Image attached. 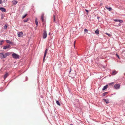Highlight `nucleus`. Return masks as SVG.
<instances>
[{
	"label": "nucleus",
	"mask_w": 125,
	"mask_h": 125,
	"mask_svg": "<svg viewBox=\"0 0 125 125\" xmlns=\"http://www.w3.org/2000/svg\"><path fill=\"white\" fill-rule=\"evenodd\" d=\"M13 58L15 59H17L19 58V56L16 54L13 53L12 54Z\"/></svg>",
	"instance_id": "f257e3e1"
},
{
	"label": "nucleus",
	"mask_w": 125,
	"mask_h": 125,
	"mask_svg": "<svg viewBox=\"0 0 125 125\" xmlns=\"http://www.w3.org/2000/svg\"><path fill=\"white\" fill-rule=\"evenodd\" d=\"M47 36V33L46 31H44L42 35V38L43 39L46 38Z\"/></svg>",
	"instance_id": "f03ea898"
},
{
	"label": "nucleus",
	"mask_w": 125,
	"mask_h": 125,
	"mask_svg": "<svg viewBox=\"0 0 125 125\" xmlns=\"http://www.w3.org/2000/svg\"><path fill=\"white\" fill-rule=\"evenodd\" d=\"M0 58L1 59H3L6 58L5 54L4 53H0Z\"/></svg>",
	"instance_id": "7ed1b4c3"
},
{
	"label": "nucleus",
	"mask_w": 125,
	"mask_h": 125,
	"mask_svg": "<svg viewBox=\"0 0 125 125\" xmlns=\"http://www.w3.org/2000/svg\"><path fill=\"white\" fill-rule=\"evenodd\" d=\"M115 88L116 89H119L120 87V85L119 84H115L114 86Z\"/></svg>",
	"instance_id": "20e7f679"
},
{
	"label": "nucleus",
	"mask_w": 125,
	"mask_h": 125,
	"mask_svg": "<svg viewBox=\"0 0 125 125\" xmlns=\"http://www.w3.org/2000/svg\"><path fill=\"white\" fill-rule=\"evenodd\" d=\"M10 45H6L4 46L3 48V49H10Z\"/></svg>",
	"instance_id": "39448f33"
},
{
	"label": "nucleus",
	"mask_w": 125,
	"mask_h": 125,
	"mask_svg": "<svg viewBox=\"0 0 125 125\" xmlns=\"http://www.w3.org/2000/svg\"><path fill=\"white\" fill-rule=\"evenodd\" d=\"M23 33L22 32H19L18 33V36L19 37H21L22 36Z\"/></svg>",
	"instance_id": "423d86ee"
},
{
	"label": "nucleus",
	"mask_w": 125,
	"mask_h": 125,
	"mask_svg": "<svg viewBox=\"0 0 125 125\" xmlns=\"http://www.w3.org/2000/svg\"><path fill=\"white\" fill-rule=\"evenodd\" d=\"M48 49H46L44 53V54L43 58V60H44L45 57L46 56V55L47 54V53L48 51Z\"/></svg>",
	"instance_id": "0eeeda50"
},
{
	"label": "nucleus",
	"mask_w": 125,
	"mask_h": 125,
	"mask_svg": "<svg viewBox=\"0 0 125 125\" xmlns=\"http://www.w3.org/2000/svg\"><path fill=\"white\" fill-rule=\"evenodd\" d=\"M0 10H1L2 12H5L6 11V9L2 7L0 8Z\"/></svg>",
	"instance_id": "6e6552de"
},
{
	"label": "nucleus",
	"mask_w": 125,
	"mask_h": 125,
	"mask_svg": "<svg viewBox=\"0 0 125 125\" xmlns=\"http://www.w3.org/2000/svg\"><path fill=\"white\" fill-rule=\"evenodd\" d=\"M105 8L108 9L109 11H111L112 10V8L110 7H109L108 6H105Z\"/></svg>",
	"instance_id": "1a4fd4ad"
},
{
	"label": "nucleus",
	"mask_w": 125,
	"mask_h": 125,
	"mask_svg": "<svg viewBox=\"0 0 125 125\" xmlns=\"http://www.w3.org/2000/svg\"><path fill=\"white\" fill-rule=\"evenodd\" d=\"M6 42L8 43H9L10 44L13 45V43L12 42H11L9 40H7L6 41Z\"/></svg>",
	"instance_id": "9d476101"
},
{
	"label": "nucleus",
	"mask_w": 125,
	"mask_h": 125,
	"mask_svg": "<svg viewBox=\"0 0 125 125\" xmlns=\"http://www.w3.org/2000/svg\"><path fill=\"white\" fill-rule=\"evenodd\" d=\"M108 86V85L107 84H106L105 86H104L103 88L102 89V90L104 91L107 88Z\"/></svg>",
	"instance_id": "9b49d317"
},
{
	"label": "nucleus",
	"mask_w": 125,
	"mask_h": 125,
	"mask_svg": "<svg viewBox=\"0 0 125 125\" xmlns=\"http://www.w3.org/2000/svg\"><path fill=\"white\" fill-rule=\"evenodd\" d=\"M103 100L105 101L106 104H108L109 103V99H104Z\"/></svg>",
	"instance_id": "f8f14e48"
},
{
	"label": "nucleus",
	"mask_w": 125,
	"mask_h": 125,
	"mask_svg": "<svg viewBox=\"0 0 125 125\" xmlns=\"http://www.w3.org/2000/svg\"><path fill=\"white\" fill-rule=\"evenodd\" d=\"M11 54L10 53V52H7L5 54V56H6V58L8 56H9Z\"/></svg>",
	"instance_id": "ddd939ff"
},
{
	"label": "nucleus",
	"mask_w": 125,
	"mask_h": 125,
	"mask_svg": "<svg viewBox=\"0 0 125 125\" xmlns=\"http://www.w3.org/2000/svg\"><path fill=\"white\" fill-rule=\"evenodd\" d=\"M9 74L8 73H5L4 76V79H5L8 76Z\"/></svg>",
	"instance_id": "4468645a"
},
{
	"label": "nucleus",
	"mask_w": 125,
	"mask_h": 125,
	"mask_svg": "<svg viewBox=\"0 0 125 125\" xmlns=\"http://www.w3.org/2000/svg\"><path fill=\"white\" fill-rule=\"evenodd\" d=\"M112 73L113 75H115L117 73V72L115 70H113L112 71Z\"/></svg>",
	"instance_id": "2eb2a0df"
},
{
	"label": "nucleus",
	"mask_w": 125,
	"mask_h": 125,
	"mask_svg": "<svg viewBox=\"0 0 125 125\" xmlns=\"http://www.w3.org/2000/svg\"><path fill=\"white\" fill-rule=\"evenodd\" d=\"M12 2L13 4L15 5L18 2L16 0H14Z\"/></svg>",
	"instance_id": "dca6fc26"
},
{
	"label": "nucleus",
	"mask_w": 125,
	"mask_h": 125,
	"mask_svg": "<svg viewBox=\"0 0 125 125\" xmlns=\"http://www.w3.org/2000/svg\"><path fill=\"white\" fill-rule=\"evenodd\" d=\"M108 92H105L103 93L102 94V96H104L108 94Z\"/></svg>",
	"instance_id": "f3484780"
},
{
	"label": "nucleus",
	"mask_w": 125,
	"mask_h": 125,
	"mask_svg": "<svg viewBox=\"0 0 125 125\" xmlns=\"http://www.w3.org/2000/svg\"><path fill=\"white\" fill-rule=\"evenodd\" d=\"M95 33L97 35L98 34H99V30L98 29H97L95 31Z\"/></svg>",
	"instance_id": "a211bd4d"
},
{
	"label": "nucleus",
	"mask_w": 125,
	"mask_h": 125,
	"mask_svg": "<svg viewBox=\"0 0 125 125\" xmlns=\"http://www.w3.org/2000/svg\"><path fill=\"white\" fill-rule=\"evenodd\" d=\"M35 23L36 24L37 26L38 25V21H37V18L35 19Z\"/></svg>",
	"instance_id": "6ab92c4d"
},
{
	"label": "nucleus",
	"mask_w": 125,
	"mask_h": 125,
	"mask_svg": "<svg viewBox=\"0 0 125 125\" xmlns=\"http://www.w3.org/2000/svg\"><path fill=\"white\" fill-rule=\"evenodd\" d=\"M56 104L59 105L60 106L61 104H60V103L59 102V101L58 100H57L56 101Z\"/></svg>",
	"instance_id": "aec40b11"
},
{
	"label": "nucleus",
	"mask_w": 125,
	"mask_h": 125,
	"mask_svg": "<svg viewBox=\"0 0 125 125\" xmlns=\"http://www.w3.org/2000/svg\"><path fill=\"white\" fill-rule=\"evenodd\" d=\"M4 41L3 40H2L0 41V45H2L3 43V42Z\"/></svg>",
	"instance_id": "412c9836"
},
{
	"label": "nucleus",
	"mask_w": 125,
	"mask_h": 125,
	"mask_svg": "<svg viewBox=\"0 0 125 125\" xmlns=\"http://www.w3.org/2000/svg\"><path fill=\"white\" fill-rule=\"evenodd\" d=\"M29 19V18H27L26 19L24 20L23 21L24 22H27L28 21V20Z\"/></svg>",
	"instance_id": "4be33fe9"
},
{
	"label": "nucleus",
	"mask_w": 125,
	"mask_h": 125,
	"mask_svg": "<svg viewBox=\"0 0 125 125\" xmlns=\"http://www.w3.org/2000/svg\"><path fill=\"white\" fill-rule=\"evenodd\" d=\"M43 17V15H42L41 16V19L42 22H43L44 21Z\"/></svg>",
	"instance_id": "5701e85b"
},
{
	"label": "nucleus",
	"mask_w": 125,
	"mask_h": 125,
	"mask_svg": "<svg viewBox=\"0 0 125 125\" xmlns=\"http://www.w3.org/2000/svg\"><path fill=\"white\" fill-rule=\"evenodd\" d=\"M84 31L85 32H87L88 31V30L86 29H84Z\"/></svg>",
	"instance_id": "b1692460"
},
{
	"label": "nucleus",
	"mask_w": 125,
	"mask_h": 125,
	"mask_svg": "<svg viewBox=\"0 0 125 125\" xmlns=\"http://www.w3.org/2000/svg\"><path fill=\"white\" fill-rule=\"evenodd\" d=\"M27 15V14H25V15H24L22 17V19H24V18L26 17V15Z\"/></svg>",
	"instance_id": "393cba45"
},
{
	"label": "nucleus",
	"mask_w": 125,
	"mask_h": 125,
	"mask_svg": "<svg viewBox=\"0 0 125 125\" xmlns=\"http://www.w3.org/2000/svg\"><path fill=\"white\" fill-rule=\"evenodd\" d=\"M7 26L6 25H5L4 26V28L5 29H7Z\"/></svg>",
	"instance_id": "a878e982"
},
{
	"label": "nucleus",
	"mask_w": 125,
	"mask_h": 125,
	"mask_svg": "<svg viewBox=\"0 0 125 125\" xmlns=\"http://www.w3.org/2000/svg\"><path fill=\"white\" fill-rule=\"evenodd\" d=\"M105 34H106V35H107L108 36H109L110 37L111 36L110 34H109L108 33H105Z\"/></svg>",
	"instance_id": "bb28decb"
},
{
	"label": "nucleus",
	"mask_w": 125,
	"mask_h": 125,
	"mask_svg": "<svg viewBox=\"0 0 125 125\" xmlns=\"http://www.w3.org/2000/svg\"><path fill=\"white\" fill-rule=\"evenodd\" d=\"M118 22L120 23H121L123 22V21L122 20H119Z\"/></svg>",
	"instance_id": "cd10ccee"
},
{
	"label": "nucleus",
	"mask_w": 125,
	"mask_h": 125,
	"mask_svg": "<svg viewBox=\"0 0 125 125\" xmlns=\"http://www.w3.org/2000/svg\"><path fill=\"white\" fill-rule=\"evenodd\" d=\"M114 21L116 22H118L119 21V20L115 19Z\"/></svg>",
	"instance_id": "c85d7f7f"
},
{
	"label": "nucleus",
	"mask_w": 125,
	"mask_h": 125,
	"mask_svg": "<svg viewBox=\"0 0 125 125\" xmlns=\"http://www.w3.org/2000/svg\"><path fill=\"white\" fill-rule=\"evenodd\" d=\"M53 18H54L53 21L54 22H55V16H53Z\"/></svg>",
	"instance_id": "c756f323"
},
{
	"label": "nucleus",
	"mask_w": 125,
	"mask_h": 125,
	"mask_svg": "<svg viewBox=\"0 0 125 125\" xmlns=\"http://www.w3.org/2000/svg\"><path fill=\"white\" fill-rule=\"evenodd\" d=\"M25 78V80L24 81H26L28 80V78L27 76H26Z\"/></svg>",
	"instance_id": "7c9ffc66"
},
{
	"label": "nucleus",
	"mask_w": 125,
	"mask_h": 125,
	"mask_svg": "<svg viewBox=\"0 0 125 125\" xmlns=\"http://www.w3.org/2000/svg\"><path fill=\"white\" fill-rule=\"evenodd\" d=\"M75 41L74 42V44H73V45H74V48H75Z\"/></svg>",
	"instance_id": "2f4dec72"
},
{
	"label": "nucleus",
	"mask_w": 125,
	"mask_h": 125,
	"mask_svg": "<svg viewBox=\"0 0 125 125\" xmlns=\"http://www.w3.org/2000/svg\"><path fill=\"white\" fill-rule=\"evenodd\" d=\"M114 83V82H112V83H110L109 84L110 85H112V84H113Z\"/></svg>",
	"instance_id": "473e14b6"
},
{
	"label": "nucleus",
	"mask_w": 125,
	"mask_h": 125,
	"mask_svg": "<svg viewBox=\"0 0 125 125\" xmlns=\"http://www.w3.org/2000/svg\"><path fill=\"white\" fill-rule=\"evenodd\" d=\"M85 10L87 12V13L88 12V10H87L85 9Z\"/></svg>",
	"instance_id": "72a5a7b5"
},
{
	"label": "nucleus",
	"mask_w": 125,
	"mask_h": 125,
	"mask_svg": "<svg viewBox=\"0 0 125 125\" xmlns=\"http://www.w3.org/2000/svg\"><path fill=\"white\" fill-rule=\"evenodd\" d=\"M116 55L117 56V57H118V58H119V55H117V54H116Z\"/></svg>",
	"instance_id": "f704fd0d"
},
{
	"label": "nucleus",
	"mask_w": 125,
	"mask_h": 125,
	"mask_svg": "<svg viewBox=\"0 0 125 125\" xmlns=\"http://www.w3.org/2000/svg\"><path fill=\"white\" fill-rule=\"evenodd\" d=\"M70 71H69V73H70L71 72V68L70 67Z\"/></svg>",
	"instance_id": "c9c22d12"
},
{
	"label": "nucleus",
	"mask_w": 125,
	"mask_h": 125,
	"mask_svg": "<svg viewBox=\"0 0 125 125\" xmlns=\"http://www.w3.org/2000/svg\"><path fill=\"white\" fill-rule=\"evenodd\" d=\"M79 100L78 99H76V102H78V101H79Z\"/></svg>",
	"instance_id": "e433bc0d"
},
{
	"label": "nucleus",
	"mask_w": 125,
	"mask_h": 125,
	"mask_svg": "<svg viewBox=\"0 0 125 125\" xmlns=\"http://www.w3.org/2000/svg\"><path fill=\"white\" fill-rule=\"evenodd\" d=\"M99 18H100V17H97V19L98 20H99Z\"/></svg>",
	"instance_id": "4c0bfd02"
},
{
	"label": "nucleus",
	"mask_w": 125,
	"mask_h": 125,
	"mask_svg": "<svg viewBox=\"0 0 125 125\" xmlns=\"http://www.w3.org/2000/svg\"><path fill=\"white\" fill-rule=\"evenodd\" d=\"M1 0H0V4H1Z\"/></svg>",
	"instance_id": "58836bf2"
},
{
	"label": "nucleus",
	"mask_w": 125,
	"mask_h": 125,
	"mask_svg": "<svg viewBox=\"0 0 125 125\" xmlns=\"http://www.w3.org/2000/svg\"><path fill=\"white\" fill-rule=\"evenodd\" d=\"M3 18V17H1V19H2Z\"/></svg>",
	"instance_id": "ea45409f"
},
{
	"label": "nucleus",
	"mask_w": 125,
	"mask_h": 125,
	"mask_svg": "<svg viewBox=\"0 0 125 125\" xmlns=\"http://www.w3.org/2000/svg\"><path fill=\"white\" fill-rule=\"evenodd\" d=\"M70 125H73V124H71Z\"/></svg>",
	"instance_id": "a19ab883"
},
{
	"label": "nucleus",
	"mask_w": 125,
	"mask_h": 125,
	"mask_svg": "<svg viewBox=\"0 0 125 125\" xmlns=\"http://www.w3.org/2000/svg\"><path fill=\"white\" fill-rule=\"evenodd\" d=\"M74 78V77H73V78Z\"/></svg>",
	"instance_id": "79ce46f5"
},
{
	"label": "nucleus",
	"mask_w": 125,
	"mask_h": 125,
	"mask_svg": "<svg viewBox=\"0 0 125 125\" xmlns=\"http://www.w3.org/2000/svg\"><path fill=\"white\" fill-rule=\"evenodd\" d=\"M75 74H74V76H75Z\"/></svg>",
	"instance_id": "37998d69"
}]
</instances>
